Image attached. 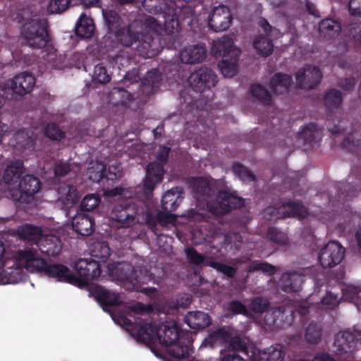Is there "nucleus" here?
<instances>
[{"mask_svg": "<svg viewBox=\"0 0 361 361\" xmlns=\"http://www.w3.org/2000/svg\"><path fill=\"white\" fill-rule=\"evenodd\" d=\"M61 250H0V284L16 283L25 276L24 269L82 287L87 282L69 268L54 262Z\"/></svg>", "mask_w": 361, "mask_h": 361, "instance_id": "obj_1", "label": "nucleus"}, {"mask_svg": "<svg viewBox=\"0 0 361 361\" xmlns=\"http://www.w3.org/2000/svg\"><path fill=\"white\" fill-rule=\"evenodd\" d=\"M217 181L214 179L203 178L192 180V188L195 192L197 201H207V209L215 215H221L228 212L233 208L243 204V200L229 192L220 191L214 200H207L215 190Z\"/></svg>", "mask_w": 361, "mask_h": 361, "instance_id": "obj_2", "label": "nucleus"}, {"mask_svg": "<svg viewBox=\"0 0 361 361\" xmlns=\"http://www.w3.org/2000/svg\"><path fill=\"white\" fill-rule=\"evenodd\" d=\"M161 330L158 341L167 346L168 354L176 359L187 358L190 355L191 341L176 324L169 325L159 322Z\"/></svg>", "mask_w": 361, "mask_h": 361, "instance_id": "obj_3", "label": "nucleus"}, {"mask_svg": "<svg viewBox=\"0 0 361 361\" xmlns=\"http://www.w3.org/2000/svg\"><path fill=\"white\" fill-rule=\"evenodd\" d=\"M109 274L115 279L121 281H128L134 286L137 283H146L157 278L160 279L164 275L162 268L152 269L145 271L144 275L137 274V271L128 264L116 263L109 268Z\"/></svg>", "mask_w": 361, "mask_h": 361, "instance_id": "obj_4", "label": "nucleus"}, {"mask_svg": "<svg viewBox=\"0 0 361 361\" xmlns=\"http://www.w3.org/2000/svg\"><path fill=\"white\" fill-rule=\"evenodd\" d=\"M21 35L25 43L33 49H42L51 41L48 25L43 20H31L25 23Z\"/></svg>", "mask_w": 361, "mask_h": 361, "instance_id": "obj_5", "label": "nucleus"}, {"mask_svg": "<svg viewBox=\"0 0 361 361\" xmlns=\"http://www.w3.org/2000/svg\"><path fill=\"white\" fill-rule=\"evenodd\" d=\"M124 325L127 326L128 331H130L132 336L140 343L145 344L154 343L158 341L159 338V331L161 330V326H159V323L155 322L139 323L133 322L126 317L122 318Z\"/></svg>", "mask_w": 361, "mask_h": 361, "instance_id": "obj_6", "label": "nucleus"}, {"mask_svg": "<svg viewBox=\"0 0 361 361\" xmlns=\"http://www.w3.org/2000/svg\"><path fill=\"white\" fill-rule=\"evenodd\" d=\"M169 152V147H160L157 154V158L159 163H151L147 168V175L143 183V190L147 197L151 195L154 185L161 180L164 170L161 164L166 162Z\"/></svg>", "mask_w": 361, "mask_h": 361, "instance_id": "obj_7", "label": "nucleus"}, {"mask_svg": "<svg viewBox=\"0 0 361 361\" xmlns=\"http://www.w3.org/2000/svg\"><path fill=\"white\" fill-rule=\"evenodd\" d=\"M183 198V191L180 188H173L164 195L161 205L166 212H161L157 215V219L161 225L167 226L175 223L176 217L170 212L176 210Z\"/></svg>", "mask_w": 361, "mask_h": 361, "instance_id": "obj_8", "label": "nucleus"}, {"mask_svg": "<svg viewBox=\"0 0 361 361\" xmlns=\"http://www.w3.org/2000/svg\"><path fill=\"white\" fill-rule=\"evenodd\" d=\"M137 215V221L148 224H151L152 215L148 212L137 214L136 206L130 202H127L123 205L115 206L111 212L112 219L121 223L124 226L132 224Z\"/></svg>", "mask_w": 361, "mask_h": 361, "instance_id": "obj_9", "label": "nucleus"}, {"mask_svg": "<svg viewBox=\"0 0 361 361\" xmlns=\"http://www.w3.org/2000/svg\"><path fill=\"white\" fill-rule=\"evenodd\" d=\"M260 30L263 31L265 35L260 34L253 39V47L256 51L261 56H267L274 50L272 38L279 36L278 29L272 27L267 20L261 18L258 21Z\"/></svg>", "mask_w": 361, "mask_h": 361, "instance_id": "obj_10", "label": "nucleus"}, {"mask_svg": "<svg viewBox=\"0 0 361 361\" xmlns=\"http://www.w3.org/2000/svg\"><path fill=\"white\" fill-rule=\"evenodd\" d=\"M18 235L21 238L30 242L32 245H35L38 247L51 245L58 240L55 235L44 234L40 226L28 224L23 225L19 228Z\"/></svg>", "mask_w": 361, "mask_h": 361, "instance_id": "obj_11", "label": "nucleus"}, {"mask_svg": "<svg viewBox=\"0 0 361 361\" xmlns=\"http://www.w3.org/2000/svg\"><path fill=\"white\" fill-rule=\"evenodd\" d=\"M357 339L350 331H341L336 335L334 340L335 353L341 361H350L354 358Z\"/></svg>", "mask_w": 361, "mask_h": 361, "instance_id": "obj_12", "label": "nucleus"}, {"mask_svg": "<svg viewBox=\"0 0 361 361\" xmlns=\"http://www.w3.org/2000/svg\"><path fill=\"white\" fill-rule=\"evenodd\" d=\"M41 183L39 180L32 175H25L20 180L18 184V196L16 201L23 204L30 203L34 198V195L39 190Z\"/></svg>", "mask_w": 361, "mask_h": 361, "instance_id": "obj_13", "label": "nucleus"}, {"mask_svg": "<svg viewBox=\"0 0 361 361\" xmlns=\"http://www.w3.org/2000/svg\"><path fill=\"white\" fill-rule=\"evenodd\" d=\"M320 69L314 66H305L298 70L295 75L296 87L298 89L308 90L314 88L322 80Z\"/></svg>", "mask_w": 361, "mask_h": 361, "instance_id": "obj_14", "label": "nucleus"}, {"mask_svg": "<svg viewBox=\"0 0 361 361\" xmlns=\"http://www.w3.org/2000/svg\"><path fill=\"white\" fill-rule=\"evenodd\" d=\"M216 75L212 70L201 67L192 72L188 77L190 85L195 90L203 91L209 89L216 83Z\"/></svg>", "mask_w": 361, "mask_h": 361, "instance_id": "obj_15", "label": "nucleus"}, {"mask_svg": "<svg viewBox=\"0 0 361 361\" xmlns=\"http://www.w3.org/2000/svg\"><path fill=\"white\" fill-rule=\"evenodd\" d=\"M92 297H94L98 304L106 312H110V308L118 306L121 300L118 293H112L104 287L92 282Z\"/></svg>", "mask_w": 361, "mask_h": 361, "instance_id": "obj_16", "label": "nucleus"}, {"mask_svg": "<svg viewBox=\"0 0 361 361\" xmlns=\"http://www.w3.org/2000/svg\"><path fill=\"white\" fill-rule=\"evenodd\" d=\"M232 18L229 9L225 6H218L209 16L208 24L215 32H221L229 27Z\"/></svg>", "mask_w": 361, "mask_h": 361, "instance_id": "obj_17", "label": "nucleus"}, {"mask_svg": "<svg viewBox=\"0 0 361 361\" xmlns=\"http://www.w3.org/2000/svg\"><path fill=\"white\" fill-rule=\"evenodd\" d=\"M212 54L219 56H233L238 58L240 54V50L234 45L231 37L224 36L214 40L211 48Z\"/></svg>", "mask_w": 361, "mask_h": 361, "instance_id": "obj_18", "label": "nucleus"}, {"mask_svg": "<svg viewBox=\"0 0 361 361\" xmlns=\"http://www.w3.org/2000/svg\"><path fill=\"white\" fill-rule=\"evenodd\" d=\"M35 82L36 80L32 74L23 72L13 77L10 85L14 93L23 96L31 92Z\"/></svg>", "mask_w": 361, "mask_h": 361, "instance_id": "obj_19", "label": "nucleus"}, {"mask_svg": "<svg viewBox=\"0 0 361 361\" xmlns=\"http://www.w3.org/2000/svg\"><path fill=\"white\" fill-rule=\"evenodd\" d=\"M92 173H94V179L99 180L105 178L106 180H117L121 177V167L118 164L114 162L109 166L108 170L106 169L105 166L102 162H95L94 166H92Z\"/></svg>", "mask_w": 361, "mask_h": 361, "instance_id": "obj_20", "label": "nucleus"}, {"mask_svg": "<svg viewBox=\"0 0 361 361\" xmlns=\"http://www.w3.org/2000/svg\"><path fill=\"white\" fill-rule=\"evenodd\" d=\"M184 322L195 330L204 329L212 324V319L206 312L202 311L188 312L184 317Z\"/></svg>", "mask_w": 361, "mask_h": 361, "instance_id": "obj_21", "label": "nucleus"}, {"mask_svg": "<svg viewBox=\"0 0 361 361\" xmlns=\"http://www.w3.org/2000/svg\"><path fill=\"white\" fill-rule=\"evenodd\" d=\"M308 215L307 209L298 202L284 204L277 209L274 214L276 218L295 216L299 219L306 218Z\"/></svg>", "mask_w": 361, "mask_h": 361, "instance_id": "obj_22", "label": "nucleus"}, {"mask_svg": "<svg viewBox=\"0 0 361 361\" xmlns=\"http://www.w3.org/2000/svg\"><path fill=\"white\" fill-rule=\"evenodd\" d=\"M205 48L194 44L185 47L180 52V57L183 63H195L202 62L206 58Z\"/></svg>", "mask_w": 361, "mask_h": 361, "instance_id": "obj_23", "label": "nucleus"}, {"mask_svg": "<svg viewBox=\"0 0 361 361\" xmlns=\"http://www.w3.org/2000/svg\"><path fill=\"white\" fill-rule=\"evenodd\" d=\"M318 259L324 268H330L338 264L345 256V250H319Z\"/></svg>", "mask_w": 361, "mask_h": 361, "instance_id": "obj_24", "label": "nucleus"}, {"mask_svg": "<svg viewBox=\"0 0 361 361\" xmlns=\"http://www.w3.org/2000/svg\"><path fill=\"white\" fill-rule=\"evenodd\" d=\"M233 335V331L229 326H221L214 330L209 335L204 338L202 344L205 346L213 348L219 343H227L231 336Z\"/></svg>", "mask_w": 361, "mask_h": 361, "instance_id": "obj_25", "label": "nucleus"}, {"mask_svg": "<svg viewBox=\"0 0 361 361\" xmlns=\"http://www.w3.org/2000/svg\"><path fill=\"white\" fill-rule=\"evenodd\" d=\"M304 282V276L296 272L284 273L281 279V288L287 293L298 292Z\"/></svg>", "mask_w": 361, "mask_h": 361, "instance_id": "obj_26", "label": "nucleus"}, {"mask_svg": "<svg viewBox=\"0 0 361 361\" xmlns=\"http://www.w3.org/2000/svg\"><path fill=\"white\" fill-rule=\"evenodd\" d=\"M191 299L188 295L173 297L165 301L160 311L166 314H173L179 308H186L190 304Z\"/></svg>", "mask_w": 361, "mask_h": 361, "instance_id": "obj_27", "label": "nucleus"}, {"mask_svg": "<svg viewBox=\"0 0 361 361\" xmlns=\"http://www.w3.org/2000/svg\"><path fill=\"white\" fill-rule=\"evenodd\" d=\"M23 162L21 160H16L8 165L4 174V182L9 185H14L19 183L20 178L24 173Z\"/></svg>", "mask_w": 361, "mask_h": 361, "instance_id": "obj_28", "label": "nucleus"}, {"mask_svg": "<svg viewBox=\"0 0 361 361\" xmlns=\"http://www.w3.org/2000/svg\"><path fill=\"white\" fill-rule=\"evenodd\" d=\"M73 31L78 41L85 40L88 42L90 39V18L82 13L75 23Z\"/></svg>", "mask_w": 361, "mask_h": 361, "instance_id": "obj_29", "label": "nucleus"}, {"mask_svg": "<svg viewBox=\"0 0 361 361\" xmlns=\"http://www.w3.org/2000/svg\"><path fill=\"white\" fill-rule=\"evenodd\" d=\"M319 30L322 37L332 39L336 37L341 32V25L332 19H324L321 21Z\"/></svg>", "mask_w": 361, "mask_h": 361, "instance_id": "obj_30", "label": "nucleus"}, {"mask_svg": "<svg viewBox=\"0 0 361 361\" xmlns=\"http://www.w3.org/2000/svg\"><path fill=\"white\" fill-rule=\"evenodd\" d=\"M290 84V76L286 74L276 73L271 78L269 87L274 93L283 94L288 90Z\"/></svg>", "mask_w": 361, "mask_h": 361, "instance_id": "obj_31", "label": "nucleus"}, {"mask_svg": "<svg viewBox=\"0 0 361 361\" xmlns=\"http://www.w3.org/2000/svg\"><path fill=\"white\" fill-rule=\"evenodd\" d=\"M90 264V261L87 258H80L78 259L73 266L76 274H74L78 278L84 279L86 281V283L82 286L81 288L86 287L87 290L89 291L88 296L90 297V277L89 275V265Z\"/></svg>", "mask_w": 361, "mask_h": 361, "instance_id": "obj_32", "label": "nucleus"}, {"mask_svg": "<svg viewBox=\"0 0 361 361\" xmlns=\"http://www.w3.org/2000/svg\"><path fill=\"white\" fill-rule=\"evenodd\" d=\"M73 229L84 236L90 235V216L89 214H77L73 219Z\"/></svg>", "mask_w": 361, "mask_h": 361, "instance_id": "obj_33", "label": "nucleus"}, {"mask_svg": "<svg viewBox=\"0 0 361 361\" xmlns=\"http://www.w3.org/2000/svg\"><path fill=\"white\" fill-rule=\"evenodd\" d=\"M279 311L281 312L282 316L286 314V319L283 321L284 325L290 326L295 318V314L297 312L302 317L309 314V307L306 305H300L295 310L291 307H286L284 305L279 307Z\"/></svg>", "mask_w": 361, "mask_h": 361, "instance_id": "obj_34", "label": "nucleus"}, {"mask_svg": "<svg viewBox=\"0 0 361 361\" xmlns=\"http://www.w3.org/2000/svg\"><path fill=\"white\" fill-rule=\"evenodd\" d=\"M259 357L261 361H283L285 353L282 350L281 345L276 344L264 350Z\"/></svg>", "mask_w": 361, "mask_h": 361, "instance_id": "obj_35", "label": "nucleus"}, {"mask_svg": "<svg viewBox=\"0 0 361 361\" xmlns=\"http://www.w3.org/2000/svg\"><path fill=\"white\" fill-rule=\"evenodd\" d=\"M237 59L231 56V59L226 58L219 63V68L224 77L232 78L237 74Z\"/></svg>", "mask_w": 361, "mask_h": 361, "instance_id": "obj_36", "label": "nucleus"}, {"mask_svg": "<svg viewBox=\"0 0 361 361\" xmlns=\"http://www.w3.org/2000/svg\"><path fill=\"white\" fill-rule=\"evenodd\" d=\"M117 39L123 46H130L139 38L137 31L133 25L116 34Z\"/></svg>", "mask_w": 361, "mask_h": 361, "instance_id": "obj_37", "label": "nucleus"}, {"mask_svg": "<svg viewBox=\"0 0 361 361\" xmlns=\"http://www.w3.org/2000/svg\"><path fill=\"white\" fill-rule=\"evenodd\" d=\"M323 102L329 109H334L338 107L342 102V96L339 91L331 90L325 93L323 97Z\"/></svg>", "mask_w": 361, "mask_h": 361, "instance_id": "obj_38", "label": "nucleus"}, {"mask_svg": "<svg viewBox=\"0 0 361 361\" xmlns=\"http://www.w3.org/2000/svg\"><path fill=\"white\" fill-rule=\"evenodd\" d=\"M206 265L215 269L225 276L230 279L234 278L238 269L236 267L223 264L214 259L207 261Z\"/></svg>", "mask_w": 361, "mask_h": 361, "instance_id": "obj_39", "label": "nucleus"}, {"mask_svg": "<svg viewBox=\"0 0 361 361\" xmlns=\"http://www.w3.org/2000/svg\"><path fill=\"white\" fill-rule=\"evenodd\" d=\"M305 338L309 343H317L322 338L321 326L315 323H310L305 329Z\"/></svg>", "mask_w": 361, "mask_h": 361, "instance_id": "obj_40", "label": "nucleus"}, {"mask_svg": "<svg viewBox=\"0 0 361 361\" xmlns=\"http://www.w3.org/2000/svg\"><path fill=\"white\" fill-rule=\"evenodd\" d=\"M250 93L253 97L263 104H269L272 96L260 85H254L250 88Z\"/></svg>", "mask_w": 361, "mask_h": 361, "instance_id": "obj_41", "label": "nucleus"}, {"mask_svg": "<svg viewBox=\"0 0 361 361\" xmlns=\"http://www.w3.org/2000/svg\"><path fill=\"white\" fill-rule=\"evenodd\" d=\"M227 343H228V347L235 351L234 353L240 352L248 355L247 343L241 336L238 335L233 336L232 335Z\"/></svg>", "mask_w": 361, "mask_h": 361, "instance_id": "obj_42", "label": "nucleus"}, {"mask_svg": "<svg viewBox=\"0 0 361 361\" xmlns=\"http://www.w3.org/2000/svg\"><path fill=\"white\" fill-rule=\"evenodd\" d=\"M71 3V0H50L47 11L51 14L61 13L69 8Z\"/></svg>", "mask_w": 361, "mask_h": 361, "instance_id": "obj_43", "label": "nucleus"}, {"mask_svg": "<svg viewBox=\"0 0 361 361\" xmlns=\"http://www.w3.org/2000/svg\"><path fill=\"white\" fill-rule=\"evenodd\" d=\"M247 271L250 273L262 271L267 275H273L275 274L276 268L267 262H255L247 266Z\"/></svg>", "mask_w": 361, "mask_h": 361, "instance_id": "obj_44", "label": "nucleus"}, {"mask_svg": "<svg viewBox=\"0 0 361 361\" xmlns=\"http://www.w3.org/2000/svg\"><path fill=\"white\" fill-rule=\"evenodd\" d=\"M44 134L47 137L53 140H61L65 136L59 126L55 123H48L44 129Z\"/></svg>", "mask_w": 361, "mask_h": 361, "instance_id": "obj_45", "label": "nucleus"}, {"mask_svg": "<svg viewBox=\"0 0 361 361\" xmlns=\"http://www.w3.org/2000/svg\"><path fill=\"white\" fill-rule=\"evenodd\" d=\"M269 305L268 299L257 296L254 298L251 302V310L255 313H263L269 310Z\"/></svg>", "mask_w": 361, "mask_h": 361, "instance_id": "obj_46", "label": "nucleus"}, {"mask_svg": "<svg viewBox=\"0 0 361 361\" xmlns=\"http://www.w3.org/2000/svg\"><path fill=\"white\" fill-rule=\"evenodd\" d=\"M268 238L273 242L281 245H285L288 243V238L286 233L278 231L276 228H271L267 232Z\"/></svg>", "mask_w": 361, "mask_h": 361, "instance_id": "obj_47", "label": "nucleus"}, {"mask_svg": "<svg viewBox=\"0 0 361 361\" xmlns=\"http://www.w3.org/2000/svg\"><path fill=\"white\" fill-rule=\"evenodd\" d=\"M188 262L195 265H206V262L212 259H207L204 255L198 253L196 250H185Z\"/></svg>", "mask_w": 361, "mask_h": 361, "instance_id": "obj_48", "label": "nucleus"}, {"mask_svg": "<svg viewBox=\"0 0 361 361\" xmlns=\"http://www.w3.org/2000/svg\"><path fill=\"white\" fill-rule=\"evenodd\" d=\"M226 306V309L233 314H245L247 312L246 306L238 300L228 302Z\"/></svg>", "mask_w": 361, "mask_h": 361, "instance_id": "obj_49", "label": "nucleus"}, {"mask_svg": "<svg viewBox=\"0 0 361 361\" xmlns=\"http://www.w3.org/2000/svg\"><path fill=\"white\" fill-rule=\"evenodd\" d=\"M15 138L24 148H30L33 147V139L28 135L27 132L25 130H19L15 135Z\"/></svg>", "mask_w": 361, "mask_h": 361, "instance_id": "obj_50", "label": "nucleus"}, {"mask_svg": "<svg viewBox=\"0 0 361 361\" xmlns=\"http://www.w3.org/2000/svg\"><path fill=\"white\" fill-rule=\"evenodd\" d=\"M233 170L244 181L254 180V176L243 165L235 164L233 166Z\"/></svg>", "mask_w": 361, "mask_h": 361, "instance_id": "obj_51", "label": "nucleus"}, {"mask_svg": "<svg viewBox=\"0 0 361 361\" xmlns=\"http://www.w3.org/2000/svg\"><path fill=\"white\" fill-rule=\"evenodd\" d=\"M343 295L346 299L353 300L358 298L361 288L355 285H348L342 289Z\"/></svg>", "mask_w": 361, "mask_h": 361, "instance_id": "obj_52", "label": "nucleus"}, {"mask_svg": "<svg viewBox=\"0 0 361 361\" xmlns=\"http://www.w3.org/2000/svg\"><path fill=\"white\" fill-rule=\"evenodd\" d=\"M241 242L242 238L238 233L228 234L224 237V246L238 248Z\"/></svg>", "mask_w": 361, "mask_h": 361, "instance_id": "obj_53", "label": "nucleus"}, {"mask_svg": "<svg viewBox=\"0 0 361 361\" xmlns=\"http://www.w3.org/2000/svg\"><path fill=\"white\" fill-rule=\"evenodd\" d=\"M130 310L138 314H150L154 311V306L152 305H145L137 302L130 306Z\"/></svg>", "mask_w": 361, "mask_h": 361, "instance_id": "obj_54", "label": "nucleus"}, {"mask_svg": "<svg viewBox=\"0 0 361 361\" xmlns=\"http://www.w3.org/2000/svg\"><path fill=\"white\" fill-rule=\"evenodd\" d=\"M93 78L99 82H107L110 80L105 68L101 66L94 67Z\"/></svg>", "mask_w": 361, "mask_h": 361, "instance_id": "obj_55", "label": "nucleus"}, {"mask_svg": "<svg viewBox=\"0 0 361 361\" xmlns=\"http://www.w3.org/2000/svg\"><path fill=\"white\" fill-rule=\"evenodd\" d=\"M79 194L76 188L73 185H68L66 192V201L68 204H75L79 200Z\"/></svg>", "mask_w": 361, "mask_h": 361, "instance_id": "obj_56", "label": "nucleus"}, {"mask_svg": "<svg viewBox=\"0 0 361 361\" xmlns=\"http://www.w3.org/2000/svg\"><path fill=\"white\" fill-rule=\"evenodd\" d=\"M322 302L330 309H334L339 303L338 295H334L332 293L328 292L326 296L322 298Z\"/></svg>", "mask_w": 361, "mask_h": 361, "instance_id": "obj_57", "label": "nucleus"}, {"mask_svg": "<svg viewBox=\"0 0 361 361\" xmlns=\"http://www.w3.org/2000/svg\"><path fill=\"white\" fill-rule=\"evenodd\" d=\"M54 170L56 176L63 177L70 172V164L63 162L56 163L54 164Z\"/></svg>", "mask_w": 361, "mask_h": 361, "instance_id": "obj_58", "label": "nucleus"}, {"mask_svg": "<svg viewBox=\"0 0 361 361\" xmlns=\"http://www.w3.org/2000/svg\"><path fill=\"white\" fill-rule=\"evenodd\" d=\"M349 33L355 42L361 45V23L351 25L349 27Z\"/></svg>", "mask_w": 361, "mask_h": 361, "instance_id": "obj_59", "label": "nucleus"}, {"mask_svg": "<svg viewBox=\"0 0 361 361\" xmlns=\"http://www.w3.org/2000/svg\"><path fill=\"white\" fill-rule=\"evenodd\" d=\"M348 10L350 15L361 18V0H349Z\"/></svg>", "mask_w": 361, "mask_h": 361, "instance_id": "obj_60", "label": "nucleus"}, {"mask_svg": "<svg viewBox=\"0 0 361 361\" xmlns=\"http://www.w3.org/2000/svg\"><path fill=\"white\" fill-rule=\"evenodd\" d=\"M145 26L154 32H158L162 26V21L155 19L153 17H147L145 21Z\"/></svg>", "mask_w": 361, "mask_h": 361, "instance_id": "obj_61", "label": "nucleus"}, {"mask_svg": "<svg viewBox=\"0 0 361 361\" xmlns=\"http://www.w3.org/2000/svg\"><path fill=\"white\" fill-rule=\"evenodd\" d=\"M221 357L220 361H244L243 358L236 353L226 352L221 353Z\"/></svg>", "mask_w": 361, "mask_h": 361, "instance_id": "obj_62", "label": "nucleus"}, {"mask_svg": "<svg viewBox=\"0 0 361 361\" xmlns=\"http://www.w3.org/2000/svg\"><path fill=\"white\" fill-rule=\"evenodd\" d=\"M90 200V194H87L80 204V212L78 214H89L90 208L88 207V202Z\"/></svg>", "mask_w": 361, "mask_h": 361, "instance_id": "obj_63", "label": "nucleus"}, {"mask_svg": "<svg viewBox=\"0 0 361 361\" xmlns=\"http://www.w3.org/2000/svg\"><path fill=\"white\" fill-rule=\"evenodd\" d=\"M104 16L110 27H113L114 24L117 23L118 20V16L114 11H110L104 14Z\"/></svg>", "mask_w": 361, "mask_h": 361, "instance_id": "obj_64", "label": "nucleus"}]
</instances>
